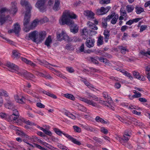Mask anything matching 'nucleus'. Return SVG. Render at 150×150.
<instances>
[{
  "label": "nucleus",
  "instance_id": "nucleus-1",
  "mask_svg": "<svg viewBox=\"0 0 150 150\" xmlns=\"http://www.w3.org/2000/svg\"><path fill=\"white\" fill-rule=\"evenodd\" d=\"M76 17V15L73 12L68 10H66L63 12L59 22L61 25L66 24L69 26L71 27V32L76 33L78 31V27L74 24L71 19H75Z\"/></svg>",
  "mask_w": 150,
  "mask_h": 150
},
{
  "label": "nucleus",
  "instance_id": "nucleus-2",
  "mask_svg": "<svg viewBox=\"0 0 150 150\" xmlns=\"http://www.w3.org/2000/svg\"><path fill=\"white\" fill-rule=\"evenodd\" d=\"M21 4L22 6H24L25 7L26 11L23 21L24 26V30L25 32H28L30 30V29L28 26L30 21V11L32 7L29 3L25 0H21Z\"/></svg>",
  "mask_w": 150,
  "mask_h": 150
},
{
  "label": "nucleus",
  "instance_id": "nucleus-3",
  "mask_svg": "<svg viewBox=\"0 0 150 150\" xmlns=\"http://www.w3.org/2000/svg\"><path fill=\"white\" fill-rule=\"evenodd\" d=\"M6 65L7 67L11 69V70H9L10 71L13 72V71H15L17 74H21L22 75H26L30 74L33 75V74H30L25 70L23 69L18 70V69L17 66L11 62H8L6 64Z\"/></svg>",
  "mask_w": 150,
  "mask_h": 150
},
{
  "label": "nucleus",
  "instance_id": "nucleus-4",
  "mask_svg": "<svg viewBox=\"0 0 150 150\" xmlns=\"http://www.w3.org/2000/svg\"><path fill=\"white\" fill-rule=\"evenodd\" d=\"M54 130L57 134L59 135H61V134H63L74 144L79 145L81 144V143L80 142L78 141L76 139L73 138L69 134L63 133L59 129L54 128Z\"/></svg>",
  "mask_w": 150,
  "mask_h": 150
},
{
  "label": "nucleus",
  "instance_id": "nucleus-5",
  "mask_svg": "<svg viewBox=\"0 0 150 150\" xmlns=\"http://www.w3.org/2000/svg\"><path fill=\"white\" fill-rule=\"evenodd\" d=\"M6 11V9L3 8L0 10V23L1 25H2L6 21L9 20L12 22L11 20V18L9 16H7L5 17V12Z\"/></svg>",
  "mask_w": 150,
  "mask_h": 150
},
{
  "label": "nucleus",
  "instance_id": "nucleus-6",
  "mask_svg": "<svg viewBox=\"0 0 150 150\" xmlns=\"http://www.w3.org/2000/svg\"><path fill=\"white\" fill-rule=\"evenodd\" d=\"M103 94V97L106 101V103H105V105L110 108L112 110H114V108L112 106V105H113V101L111 99V98L108 96L107 92H104Z\"/></svg>",
  "mask_w": 150,
  "mask_h": 150
},
{
  "label": "nucleus",
  "instance_id": "nucleus-7",
  "mask_svg": "<svg viewBox=\"0 0 150 150\" xmlns=\"http://www.w3.org/2000/svg\"><path fill=\"white\" fill-rule=\"evenodd\" d=\"M45 0H38L35 4V6L38 8L40 11L43 12L45 11L46 7L45 5Z\"/></svg>",
  "mask_w": 150,
  "mask_h": 150
},
{
  "label": "nucleus",
  "instance_id": "nucleus-8",
  "mask_svg": "<svg viewBox=\"0 0 150 150\" xmlns=\"http://www.w3.org/2000/svg\"><path fill=\"white\" fill-rule=\"evenodd\" d=\"M110 6L106 7H101L100 8L97 9L96 11V14L98 15H103L106 14L110 9Z\"/></svg>",
  "mask_w": 150,
  "mask_h": 150
},
{
  "label": "nucleus",
  "instance_id": "nucleus-9",
  "mask_svg": "<svg viewBox=\"0 0 150 150\" xmlns=\"http://www.w3.org/2000/svg\"><path fill=\"white\" fill-rule=\"evenodd\" d=\"M48 20V18H47L46 17L41 19L40 21H39L38 19L34 20L33 22L31 23L30 27H29L30 30L31 29H33L36 27L37 25L38 24L39 22H40L41 23H43L47 22Z\"/></svg>",
  "mask_w": 150,
  "mask_h": 150
},
{
  "label": "nucleus",
  "instance_id": "nucleus-10",
  "mask_svg": "<svg viewBox=\"0 0 150 150\" xmlns=\"http://www.w3.org/2000/svg\"><path fill=\"white\" fill-rule=\"evenodd\" d=\"M79 99L80 100L93 107H96L97 106V104L96 103L94 102L92 100L88 99L84 97H79Z\"/></svg>",
  "mask_w": 150,
  "mask_h": 150
},
{
  "label": "nucleus",
  "instance_id": "nucleus-11",
  "mask_svg": "<svg viewBox=\"0 0 150 150\" xmlns=\"http://www.w3.org/2000/svg\"><path fill=\"white\" fill-rule=\"evenodd\" d=\"M95 42V40L91 38H88L86 39L85 42L86 46L90 48L94 46Z\"/></svg>",
  "mask_w": 150,
  "mask_h": 150
},
{
  "label": "nucleus",
  "instance_id": "nucleus-12",
  "mask_svg": "<svg viewBox=\"0 0 150 150\" xmlns=\"http://www.w3.org/2000/svg\"><path fill=\"white\" fill-rule=\"evenodd\" d=\"M46 35V32L44 31H41L39 33L38 32L37 42H39L43 40L45 38Z\"/></svg>",
  "mask_w": 150,
  "mask_h": 150
},
{
  "label": "nucleus",
  "instance_id": "nucleus-13",
  "mask_svg": "<svg viewBox=\"0 0 150 150\" xmlns=\"http://www.w3.org/2000/svg\"><path fill=\"white\" fill-rule=\"evenodd\" d=\"M38 31L35 30L29 34V38L34 42H37Z\"/></svg>",
  "mask_w": 150,
  "mask_h": 150
},
{
  "label": "nucleus",
  "instance_id": "nucleus-14",
  "mask_svg": "<svg viewBox=\"0 0 150 150\" xmlns=\"http://www.w3.org/2000/svg\"><path fill=\"white\" fill-rule=\"evenodd\" d=\"M14 99L16 102L22 104L25 103V99L23 96L16 95L14 96Z\"/></svg>",
  "mask_w": 150,
  "mask_h": 150
},
{
  "label": "nucleus",
  "instance_id": "nucleus-15",
  "mask_svg": "<svg viewBox=\"0 0 150 150\" xmlns=\"http://www.w3.org/2000/svg\"><path fill=\"white\" fill-rule=\"evenodd\" d=\"M17 4L16 2H13L11 3V7L10 10V12L11 13L15 14L17 11V8L16 6Z\"/></svg>",
  "mask_w": 150,
  "mask_h": 150
},
{
  "label": "nucleus",
  "instance_id": "nucleus-16",
  "mask_svg": "<svg viewBox=\"0 0 150 150\" xmlns=\"http://www.w3.org/2000/svg\"><path fill=\"white\" fill-rule=\"evenodd\" d=\"M112 15V18L111 21V23L113 24H115L117 22L118 18V15L117 14H115L114 12H112L111 15Z\"/></svg>",
  "mask_w": 150,
  "mask_h": 150
},
{
  "label": "nucleus",
  "instance_id": "nucleus-17",
  "mask_svg": "<svg viewBox=\"0 0 150 150\" xmlns=\"http://www.w3.org/2000/svg\"><path fill=\"white\" fill-rule=\"evenodd\" d=\"M5 106L6 108L11 110L15 108V106L13 102L10 100H8L7 102L5 104Z\"/></svg>",
  "mask_w": 150,
  "mask_h": 150
},
{
  "label": "nucleus",
  "instance_id": "nucleus-18",
  "mask_svg": "<svg viewBox=\"0 0 150 150\" xmlns=\"http://www.w3.org/2000/svg\"><path fill=\"white\" fill-rule=\"evenodd\" d=\"M84 14L88 18L93 19L94 18V13L92 11L88 10H86L84 11Z\"/></svg>",
  "mask_w": 150,
  "mask_h": 150
},
{
  "label": "nucleus",
  "instance_id": "nucleus-19",
  "mask_svg": "<svg viewBox=\"0 0 150 150\" xmlns=\"http://www.w3.org/2000/svg\"><path fill=\"white\" fill-rule=\"evenodd\" d=\"M112 18V15H108L105 18L103 19L102 24L103 27L105 28L106 27L107 25V21H110Z\"/></svg>",
  "mask_w": 150,
  "mask_h": 150
},
{
  "label": "nucleus",
  "instance_id": "nucleus-20",
  "mask_svg": "<svg viewBox=\"0 0 150 150\" xmlns=\"http://www.w3.org/2000/svg\"><path fill=\"white\" fill-rule=\"evenodd\" d=\"M98 59L100 62L104 63L106 65L110 66L111 63L107 59L102 57H98Z\"/></svg>",
  "mask_w": 150,
  "mask_h": 150
},
{
  "label": "nucleus",
  "instance_id": "nucleus-21",
  "mask_svg": "<svg viewBox=\"0 0 150 150\" xmlns=\"http://www.w3.org/2000/svg\"><path fill=\"white\" fill-rule=\"evenodd\" d=\"M53 9L56 11H58L60 9V2L59 0H55V3L53 7Z\"/></svg>",
  "mask_w": 150,
  "mask_h": 150
},
{
  "label": "nucleus",
  "instance_id": "nucleus-22",
  "mask_svg": "<svg viewBox=\"0 0 150 150\" xmlns=\"http://www.w3.org/2000/svg\"><path fill=\"white\" fill-rule=\"evenodd\" d=\"M21 30L20 25L17 23H16L14 25L13 32L16 34L19 33Z\"/></svg>",
  "mask_w": 150,
  "mask_h": 150
},
{
  "label": "nucleus",
  "instance_id": "nucleus-23",
  "mask_svg": "<svg viewBox=\"0 0 150 150\" xmlns=\"http://www.w3.org/2000/svg\"><path fill=\"white\" fill-rule=\"evenodd\" d=\"M16 146V145H15L13 143L11 142L7 144L6 148L8 150H16V148H17Z\"/></svg>",
  "mask_w": 150,
  "mask_h": 150
},
{
  "label": "nucleus",
  "instance_id": "nucleus-24",
  "mask_svg": "<svg viewBox=\"0 0 150 150\" xmlns=\"http://www.w3.org/2000/svg\"><path fill=\"white\" fill-rule=\"evenodd\" d=\"M103 35L104 36L105 41L106 42H107L108 41L110 36L109 32L108 30H104L103 33Z\"/></svg>",
  "mask_w": 150,
  "mask_h": 150
},
{
  "label": "nucleus",
  "instance_id": "nucleus-25",
  "mask_svg": "<svg viewBox=\"0 0 150 150\" xmlns=\"http://www.w3.org/2000/svg\"><path fill=\"white\" fill-rule=\"evenodd\" d=\"M21 59L22 61L25 62L26 64H29L33 67L35 66V64H34L32 62L28 60L25 58L23 57H21Z\"/></svg>",
  "mask_w": 150,
  "mask_h": 150
},
{
  "label": "nucleus",
  "instance_id": "nucleus-26",
  "mask_svg": "<svg viewBox=\"0 0 150 150\" xmlns=\"http://www.w3.org/2000/svg\"><path fill=\"white\" fill-rule=\"evenodd\" d=\"M95 120L97 122H100L101 123L107 124L108 123V121H105L104 120L98 116L96 117Z\"/></svg>",
  "mask_w": 150,
  "mask_h": 150
},
{
  "label": "nucleus",
  "instance_id": "nucleus-27",
  "mask_svg": "<svg viewBox=\"0 0 150 150\" xmlns=\"http://www.w3.org/2000/svg\"><path fill=\"white\" fill-rule=\"evenodd\" d=\"M52 42V40L51 37L50 36H49L48 38L46 39L45 42V44L47 47L50 46V44Z\"/></svg>",
  "mask_w": 150,
  "mask_h": 150
},
{
  "label": "nucleus",
  "instance_id": "nucleus-28",
  "mask_svg": "<svg viewBox=\"0 0 150 150\" xmlns=\"http://www.w3.org/2000/svg\"><path fill=\"white\" fill-rule=\"evenodd\" d=\"M103 37L101 35L98 37L97 41V45L98 46H100L103 44Z\"/></svg>",
  "mask_w": 150,
  "mask_h": 150
},
{
  "label": "nucleus",
  "instance_id": "nucleus-29",
  "mask_svg": "<svg viewBox=\"0 0 150 150\" xmlns=\"http://www.w3.org/2000/svg\"><path fill=\"white\" fill-rule=\"evenodd\" d=\"M81 35L84 39L88 36V32L87 29L86 28H84L82 30Z\"/></svg>",
  "mask_w": 150,
  "mask_h": 150
},
{
  "label": "nucleus",
  "instance_id": "nucleus-30",
  "mask_svg": "<svg viewBox=\"0 0 150 150\" xmlns=\"http://www.w3.org/2000/svg\"><path fill=\"white\" fill-rule=\"evenodd\" d=\"M20 56V54L16 50H13L12 51V57L13 58H18Z\"/></svg>",
  "mask_w": 150,
  "mask_h": 150
},
{
  "label": "nucleus",
  "instance_id": "nucleus-31",
  "mask_svg": "<svg viewBox=\"0 0 150 150\" xmlns=\"http://www.w3.org/2000/svg\"><path fill=\"white\" fill-rule=\"evenodd\" d=\"M84 128L87 130L91 132H94L96 131L95 129L91 126L88 125H85Z\"/></svg>",
  "mask_w": 150,
  "mask_h": 150
},
{
  "label": "nucleus",
  "instance_id": "nucleus-32",
  "mask_svg": "<svg viewBox=\"0 0 150 150\" xmlns=\"http://www.w3.org/2000/svg\"><path fill=\"white\" fill-rule=\"evenodd\" d=\"M65 48L69 50H73L74 49V46L72 45L71 43H68L66 45Z\"/></svg>",
  "mask_w": 150,
  "mask_h": 150
},
{
  "label": "nucleus",
  "instance_id": "nucleus-33",
  "mask_svg": "<svg viewBox=\"0 0 150 150\" xmlns=\"http://www.w3.org/2000/svg\"><path fill=\"white\" fill-rule=\"evenodd\" d=\"M25 121V120L24 118L19 117L16 121L15 122L18 125H21L23 122L24 123Z\"/></svg>",
  "mask_w": 150,
  "mask_h": 150
},
{
  "label": "nucleus",
  "instance_id": "nucleus-34",
  "mask_svg": "<svg viewBox=\"0 0 150 150\" xmlns=\"http://www.w3.org/2000/svg\"><path fill=\"white\" fill-rule=\"evenodd\" d=\"M136 12L137 14H140L141 13L144 12V8L142 7L137 6L135 8Z\"/></svg>",
  "mask_w": 150,
  "mask_h": 150
},
{
  "label": "nucleus",
  "instance_id": "nucleus-35",
  "mask_svg": "<svg viewBox=\"0 0 150 150\" xmlns=\"http://www.w3.org/2000/svg\"><path fill=\"white\" fill-rule=\"evenodd\" d=\"M133 93H134V94L132 96V97L133 98H138L141 97V93L136 90L133 91Z\"/></svg>",
  "mask_w": 150,
  "mask_h": 150
},
{
  "label": "nucleus",
  "instance_id": "nucleus-36",
  "mask_svg": "<svg viewBox=\"0 0 150 150\" xmlns=\"http://www.w3.org/2000/svg\"><path fill=\"white\" fill-rule=\"evenodd\" d=\"M64 96L66 98L70 99L72 100H74L75 99V98L73 95L69 93H67L64 94Z\"/></svg>",
  "mask_w": 150,
  "mask_h": 150
},
{
  "label": "nucleus",
  "instance_id": "nucleus-37",
  "mask_svg": "<svg viewBox=\"0 0 150 150\" xmlns=\"http://www.w3.org/2000/svg\"><path fill=\"white\" fill-rule=\"evenodd\" d=\"M77 106L79 110L83 112H85L87 110V109L86 108L85 106L82 105L78 104L77 105Z\"/></svg>",
  "mask_w": 150,
  "mask_h": 150
},
{
  "label": "nucleus",
  "instance_id": "nucleus-38",
  "mask_svg": "<svg viewBox=\"0 0 150 150\" xmlns=\"http://www.w3.org/2000/svg\"><path fill=\"white\" fill-rule=\"evenodd\" d=\"M18 134L23 138H28L29 136L26 135L22 131H20L19 132H18Z\"/></svg>",
  "mask_w": 150,
  "mask_h": 150
},
{
  "label": "nucleus",
  "instance_id": "nucleus-39",
  "mask_svg": "<svg viewBox=\"0 0 150 150\" xmlns=\"http://www.w3.org/2000/svg\"><path fill=\"white\" fill-rule=\"evenodd\" d=\"M134 9V7L132 5H128L126 6V9L128 13L132 12Z\"/></svg>",
  "mask_w": 150,
  "mask_h": 150
},
{
  "label": "nucleus",
  "instance_id": "nucleus-40",
  "mask_svg": "<svg viewBox=\"0 0 150 150\" xmlns=\"http://www.w3.org/2000/svg\"><path fill=\"white\" fill-rule=\"evenodd\" d=\"M119 48L120 49L121 52L123 54H125L126 53V52L128 51V50L127 49L126 47L122 46H120Z\"/></svg>",
  "mask_w": 150,
  "mask_h": 150
},
{
  "label": "nucleus",
  "instance_id": "nucleus-41",
  "mask_svg": "<svg viewBox=\"0 0 150 150\" xmlns=\"http://www.w3.org/2000/svg\"><path fill=\"white\" fill-rule=\"evenodd\" d=\"M13 111V114L11 115V117H13V116H19V113L18 111V110L16 109H15V108L12 110Z\"/></svg>",
  "mask_w": 150,
  "mask_h": 150
},
{
  "label": "nucleus",
  "instance_id": "nucleus-42",
  "mask_svg": "<svg viewBox=\"0 0 150 150\" xmlns=\"http://www.w3.org/2000/svg\"><path fill=\"white\" fill-rule=\"evenodd\" d=\"M62 40H68L69 37L67 35V34L64 33L63 31L62 32Z\"/></svg>",
  "mask_w": 150,
  "mask_h": 150
},
{
  "label": "nucleus",
  "instance_id": "nucleus-43",
  "mask_svg": "<svg viewBox=\"0 0 150 150\" xmlns=\"http://www.w3.org/2000/svg\"><path fill=\"white\" fill-rule=\"evenodd\" d=\"M45 64L47 65V67L49 68L50 69H51L52 70H53L54 69V68H53L51 67L50 66H51L52 67H57V66L55 65H53L51 64H50L48 62H47L46 61H45L44 62Z\"/></svg>",
  "mask_w": 150,
  "mask_h": 150
},
{
  "label": "nucleus",
  "instance_id": "nucleus-44",
  "mask_svg": "<svg viewBox=\"0 0 150 150\" xmlns=\"http://www.w3.org/2000/svg\"><path fill=\"white\" fill-rule=\"evenodd\" d=\"M0 96H4L5 97L8 96V94L7 92L4 90H0Z\"/></svg>",
  "mask_w": 150,
  "mask_h": 150
},
{
  "label": "nucleus",
  "instance_id": "nucleus-45",
  "mask_svg": "<svg viewBox=\"0 0 150 150\" xmlns=\"http://www.w3.org/2000/svg\"><path fill=\"white\" fill-rule=\"evenodd\" d=\"M134 78H135L140 80L144 81L145 80V78L144 76H134Z\"/></svg>",
  "mask_w": 150,
  "mask_h": 150
},
{
  "label": "nucleus",
  "instance_id": "nucleus-46",
  "mask_svg": "<svg viewBox=\"0 0 150 150\" xmlns=\"http://www.w3.org/2000/svg\"><path fill=\"white\" fill-rule=\"evenodd\" d=\"M116 70L119 71L120 72L122 73V74L125 75H130V74L126 71H125L124 70H122L120 69L119 68L116 69Z\"/></svg>",
  "mask_w": 150,
  "mask_h": 150
},
{
  "label": "nucleus",
  "instance_id": "nucleus-47",
  "mask_svg": "<svg viewBox=\"0 0 150 150\" xmlns=\"http://www.w3.org/2000/svg\"><path fill=\"white\" fill-rule=\"evenodd\" d=\"M120 13L121 15L123 16H126L127 14L125 10L123 8H121L120 9Z\"/></svg>",
  "mask_w": 150,
  "mask_h": 150
},
{
  "label": "nucleus",
  "instance_id": "nucleus-48",
  "mask_svg": "<svg viewBox=\"0 0 150 150\" xmlns=\"http://www.w3.org/2000/svg\"><path fill=\"white\" fill-rule=\"evenodd\" d=\"M0 37L2 38L3 39L6 40L8 43H10V44H12L13 43V42L12 41L4 37V35L1 34V33H0Z\"/></svg>",
  "mask_w": 150,
  "mask_h": 150
},
{
  "label": "nucleus",
  "instance_id": "nucleus-49",
  "mask_svg": "<svg viewBox=\"0 0 150 150\" xmlns=\"http://www.w3.org/2000/svg\"><path fill=\"white\" fill-rule=\"evenodd\" d=\"M24 123H25L27 125H29L31 126H32L33 125L35 126L36 125V124H35L34 123L30 122L29 120L26 121L25 120Z\"/></svg>",
  "mask_w": 150,
  "mask_h": 150
},
{
  "label": "nucleus",
  "instance_id": "nucleus-50",
  "mask_svg": "<svg viewBox=\"0 0 150 150\" xmlns=\"http://www.w3.org/2000/svg\"><path fill=\"white\" fill-rule=\"evenodd\" d=\"M73 127L76 132H81V129L79 127L76 126H74Z\"/></svg>",
  "mask_w": 150,
  "mask_h": 150
},
{
  "label": "nucleus",
  "instance_id": "nucleus-51",
  "mask_svg": "<svg viewBox=\"0 0 150 150\" xmlns=\"http://www.w3.org/2000/svg\"><path fill=\"white\" fill-rule=\"evenodd\" d=\"M110 0H101L100 1V3L101 4H108L110 3Z\"/></svg>",
  "mask_w": 150,
  "mask_h": 150
},
{
  "label": "nucleus",
  "instance_id": "nucleus-52",
  "mask_svg": "<svg viewBox=\"0 0 150 150\" xmlns=\"http://www.w3.org/2000/svg\"><path fill=\"white\" fill-rule=\"evenodd\" d=\"M100 131L105 134H107L108 133V130L104 127H103L101 128Z\"/></svg>",
  "mask_w": 150,
  "mask_h": 150
},
{
  "label": "nucleus",
  "instance_id": "nucleus-53",
  "mask_svg": "<svg viewBox=\"0 0 150 150\" xmlns=\"http://www.w3.org/2000/svg\"><path fill=\"white\" fill-rule=\"evenodd\" d=\"M123 141H122V144L124 145V143L126 142L129 140V138L128 137L126 136V137H124L122 138Z\"/></svg>",
  "mask_w": 150,
  "mask_h": 150
},
{
  "label": "nucleus",
  "instance_id": "nucleus-54",
  "mask_svg": "<svg viewBox=\"0 0 150 150\" xmlns=\"http://www.w3.org/2000/svg\"><path fill=\"white\" fill-rule=\"evenodd\" d=\"M147 28L146 25H142L140 27V32L141 33L145 30Z\"/></svg>",
  "mask_w": 150,
  "mask_h": 150
},
{
  "label": "nucleus",
  "instance_id": "nucleus-55",
  "mask_svg": "<svg viewBox=\"0 0 150 150\" xmlns=\"http://www.w3.org/2000/svg\"><path fill=\"white\" fill-rule=\"evenodd\" d=\"M66 70L70 73H72L74 71V70L71 67H67L66 68Z\"/></svg>",
  "mask_w": 150,
  "mask_h": 150
},
{
  "label": "nucleus",
  "instance_id": "nucleus-56",
  "mask_svg": "<svg viewBox=\"0 0 150 150\" xmlns=\"http://www.w3.org/2000/svg\"><path fill=\"white\" fill-rule=\"evenodd\" d=\"M43 144L44 145L46 146L47 147V148H49L50 149H52L54 148V147H53L52 146L49 145L47 143L44 142L43 143Z\"/></svg>",
  "mask_w": 150,
  "mask_h": 150
},
{
  "label": "nucleus",
  "instance_id": "nucleus-57",
  "mask_svg": "<svg viewBox=\"0 0 150 150\" xmlns=\"http://www.w3.org/2000/svg\"><path fill=\"white\" fill-rule=\"evenodd\" d=\"M36 105L38 107L41 108H44L45 107V105L40 103H37Z\"/></svg>",
  "mask_w": 150,
  "mask_h": 150
},
{
  "label": "nucleus",
  "instance_id": "nucleus-58",
  "mask_svg": "<svg viewBox=\"0 0 150 150\" xmlns=\"http://www.w3.org/2000/svg\"><path fill=\"white\" fill-rule=\"evenodd\" d=\"M62 33L60 34H58L57 35V38L59 41H61L62 40Z\"/></svg>",
  "mask_w": 150,
  "mask_h": 150
},
{
  "label": "nucleus",
  "instance_id": "nucleus-59",
  "mask_svg": "<svg viewBox=\"0 0 150 150\" xmlns=\"http://www.w3.org/2000/svg\"><path fill=\"white\" fill-rule=\"evenodd\" d=\"M123 145L129 149H131L132 148V146L130 144L128 143H126V142L125 143L124 145Z\"/></svg>",
  "mask_w": 150,
  "mask_h": 150
},
{
  "label": "nucleus",
  "instance_id": "nucleus-60",
  "mask_svg": "<svg viewBox=\"0 0 150 150\" xmlns=\"http://www.w3.org/2000/svg\"><path fill=\"white\" fill-rule=\"evenodd\" d=\"M90 59L91 61L93 63L96 64L98 63V62L93 57H91Z\"/></svg>",
  "mask_w": 150,
  "mask_h": 150
},
{
  "label": "nucleus",
  "instance_id": "nucleus-61",
  "mask_svg": "<svg viewBox=\"0 0 150 150\" xmlns=\"http://www.w3.org/2000/svg\"><path fill=\"white\" fill-rule=\"evenodd\" d=\"M139 100L141 102L146 103L147 102V100L144 98H140L139 99Z\"/></svg>",
  "mask_w": 150,
  "mask_h": 150
},
{
  "label": "nucleus",
  "instance_id": "nucleus-62",
  "mask_svg": "<svg viewBox=\"0 0 150 150\" xmlns=\"http://www.w3.org/2000/svg\"><path fill=\"white\" fill-rule=\"evenodd\" d=\"M84 45L83 44L81 45L80 47L79 48V51L81 52H83L84 50Z\"/></svg>",
  "mask_w": 150,
  "mask_h": 150
},
{
  "label": "nucleus",
  "instance_id": "nucleus-63",
  "mask_svg": "<svg viewBox=\"0 0 150 150\" xmlns=\"http://www.w3.org/2000/svg\"><path fill=\"white\" fill-rule=\"evenodd\" d=\"M146 71L147 75H150V66H148L146 68Z\"/></svg>",
  "mask_w": 150,
  "mask_h": 150
},
{
  "label": "nucleus",
  "instance_id": "nucleus-64",
  "mask_svg": "<svg viewBox=\"0 0 150 150\" xmlns=\"http://www.w3.org/2000/svg\"><path fill=\"white\" fill-rule=\"evenodd\" d=\"M133 23V22L132 19H130L126 22V24L130 25H131Z\"/></svg>",
  "mask_w": 150,
  "mask_h": 150
}]
</instances>
